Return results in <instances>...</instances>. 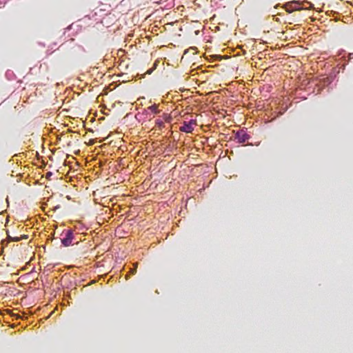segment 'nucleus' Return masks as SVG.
I'll list each match as a JSON object with an SVG mask.
<instances>
[{
    "instance_id": "obj_3",
    "label": "nucleus",
    "mask_w": 353,
    "mask_h": 353,
    "mask_svg": "<svg viewBox=\"0 0 353 353\" xmlns=\"http://www.w3.org/2000/svg\"><path fill=\"white\" fill-rule=\"evenodd\" d=\"M73 231L72 230H68L65 231V236L61 239V243L65 247L70 246L72 245L73 239Z\"/></svg>"
},
{
    "instance_id": "obj_8",
    "label": "nucleus",
    "mask_w": 353,
    "mask_h": 353,
    "mask_svg": "<svg viewBox=\"0 0 353 353\" xmlns=\"http://www.w3.org/2000/svg\"><path fill=\"white\" fill-rule=\"evenodd\" d=\"M10 239H11L12 241H14V242H18L20 240H21V238H19V237H13V238L10 237Z\"/></svg>"
},
{
    "instance_id": "obj_1",
    "label": "nucleus",
    "mask_w": 353,
    "mask_h": 353,
    "mask_svg": "<svg viewBox=\"0 0 353 353\" xmlns=\"http://www.w3.org/2000/svg\"><path fill=\"white\" fill-rule=\"evenodd\" d=\"M283 8L285 10V11L290 14L292 13L293 12H295V11L301 12V10H307L306 8H303L302 7L301 3H300L299 1H290V2L286 3L283 6Z\"/></svg>"
},
{
    "instance_id": "obj_11",
    "label": "nucleus",
    "mask_w": 353,
    "mask_h": 353,
    "mask_svg": "<svg viewBox=\"0 0 353 353\" xmlns=\"http://www.w3.org/2000/svg\"><path fill=\"white\" fill-rule=\"evenodd\" d=\"M134 272H135V270H132V274H134Z\"/></svg>"
},
{
    "instance_id": "obj_4",
    "label": "nucleus",
    "mask_w": 353,
    "mask_h": 353,
    "mask_svg": "<svg viewBox=\"0 0 353 353\" xmlns=\"http://www.w3.org/2000/svg\"><path fill=\"white\" fill-rule=\"evenodd\" d=\"M250 139V136L243 130L238 131L234 136V139L239 143H243Z\"/></svg>"
},
{
    "instance_id": "obj_5",
    "label": "nucleus",
    "mask_w": 353,
    "mask_h": 353,
    "mask_svg": "<svg viewBox=\"0 0 353 353\" xmlns=\"http://www.w3.org/2000/svg\"><path fill=\"white\" fill-rule=\"evenodd\" d=\"M196 124L195 120H190L188 123L184 122L183 125L180 127V131L186 133H191L194 130L193 125Z\"/></svg>"
},
{
    "instance_id": "obj_9",
    "label": "nucleus",
    "mask_w": 353,
    "mask_h": 353,
    "mask_svg": "<svg viewBox=\"0 0 353 353\" xmlns=\"http://www.w3.org/2000/svg\"><path fill=\"white\" fill-rule=\"evenodd\" d=\"M152 69H150V70H148L146 72V74H150L152 73Z\"/></svg>"
},
{
    "instance_id": "obj_6",
    "label": "nucleus",
    "mask_w": 353,
    "mask_h": 353,
    "mask_svg": "<svg viewBox=\"0 0 353 353\" xmlns=\"http://www.w3.org/2000/svg\"><path fill=\"white\" fill-rule=\"evenodd\" d=\"M148 110H150L152 112L155 113V114L159 112V110L158 109V106L156 104L150 105V107H148Z\"/></svg>"
},
{
    "instance_id": "obj_10",
    "label": "nucleus",
    "mask_w": 353,
    "mask_h": 353,
    "mask_svg": "<svg viewBox=\"0 0 353 353\" xmlns=\"http://www.w3.org/2000/svg\"><path fill=\"white\" fill-rule=\"evenodd\" d=\"M20 238H21V239H27V238H28V236H26V235H23V236H21Z\"/></svg>"
},
{
    "instance_id": "obj_2",
    "label": "nucleus",
    "mask_w": 353,
    "mask_h": 353,
    "mask_svg": "<svg viewBox=\"0 0 353 353\" xmlns=\"http://www.w3.org/2000/svg\"><path fill=\"white\" fill-rule=\"evenodd\" d=\"M305 16L303 15L301 13H295L292 15H290L287 17L286 20L288 21V23L289 24H293L295 23H297V24H299L301 22L304 21Z\"/></svg>"
},
{
    "instance_id": "obj_7",
    "label": "nucleus",
    "mask_w": 353,
    "mask_h": 353,
    "mask_svg": "<svg viewBox=\"0 0 353 353\" xmlns=\"http://www.w3.org/2000/svg\"><path fill=\"white\" fill-rule=\"evenodd\" d=\"M155 123H156V125H157L159 126H161L163 125V121L159 120V119L156 120Z\"/></svg>"
}]
</instances>
